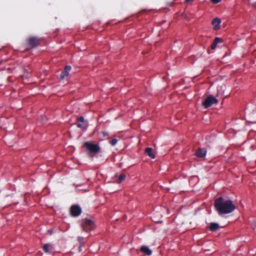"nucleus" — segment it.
<instances>
[{"label": "nucleus", "mask_w": 256, "mask_h": 256, "mask_svg": "<svg viewBox=\"0 0 256 256\" xmlns=\"http://www.w3.org/2000/svg\"><path fill=\"white\" fill-rule=\"evenodd\" d=\"M140 251L148 256H150L152 254V250L146 246H142L140 248Z\"/></svg>", "instance_id": "12"}, {"label": "nucleus", "mask_w": 256, "mask_h": 256, "mask_svg": "<svg viewBox=\"0 0 256 256\" xmlns=\"http://www.w3.org/2000/svg\"><path fill=\"white\" fill-rule=\"evenodd\" d=\"M102 134L103 135L105 136H108V132H102Z\"/></svg>", "instance_id": "20"}, {"label": "nucleus", "mask_w": 256, "mask_h": 256, "mask_svg": "<svg viewBox=\"0 0 256 256\" xmlns=\"http://www.w3.org/2000/svg\"><path fill=\"white\" fill-rule=\"evenodd\" d=\"M193 0H185L186 2H192Z\"/></svg>", "instance_id": "21"}, {"label": "nucleus", "mask_w": 256, "mask_h": 256, "mask_svg": "<svg viewBox=\"0 0 256 256\" xmlns=\"http://www.w3.org/2000/svg\"><path fill=\"white\" fill-rule=\"evenodd\" d=\"M70 70L71 66H66L64 70L60 74V78L63 80L68 75V72Z\"/></svg>", "instance_id": "9"}, {"label": "nucleus", "mask_w": 256, "mask_h": 256, "mask_svg": "<svg viewBox=\"0 0 256 256\" xmlns=\"http://www.w3.org/2000/svg\"><path fill=\"white\" fill-rule=\"evenodd\" d=\"M222 40L221 38L216 37L214 38L212 44L211 45V48L212 50H214L216 46V45L218 43L221 42Z\"/></svg>", "instance_id": "15"}, {"label": "nucleus", "mask_w": 256, "mask_h": 256, "mask_svg": "<svg viewBox=\"0 0 256 256\" xmlns=\"http://www.w3.org/2000/svg\"><path fill=\"white\" fill-rule=\"evenodd\" d=\"M27 44L31 48H35L40 44V38L36 36H31L26 40Z\"/></svg>", "instance_id": "3"}, {"label": "nucleus", "mask_w": 256, "mask_h": 256, "mask_svg": "<svg viewBox=\"0 0 256 256\" xmlns=\"http://www.w3.org/2000/svg\"><path fill=\"white\" fill-rule=\"evenodd\" d=\"M206 154V150L204 148H198L196 152V156L200 158H204Z\"/></svg>", "instance_id": "8"}, {"label": "nucleus", "mask_w": 256, "mask_h": 256, "mask_svg": "<svg viewBox=\"0 0 256 256\" xmlns=\"http://www.w3.org/2000/svg\"><path fill=\"white\" fill-rule=\"evenodd\" d=\"M153 150L151 148H147L145 150V153L150 158H155L154 154H153Z\"/></svg>", "instance_id": "13"}, {"label": "nucleus", "mask_w": 256, "mask_h": 256, "mask_svg": "<svg viewBox=\"0 0 256 256\" xmlns=\"http://www.w3.org/2000/svg\"><path fill=\"white\" fill-rule=\"evenodd\" d=\"M118 142V140L116 139V138H113L112 140L110 142V144L114 146V145H116V144Z\"/></svg>", "instance_id": "18"}, {"label": "nucleus", "mask_w": 256, "mask_h": 256, "mask_svg": "<svg viewBox=\"0 0 256 256\" xmlns=\"http://www.w3.org/2000/svg\"><path fill=\"white\" fill-rule=\"evenodd\" d=\"M84 146L92 154H96L100 150L98 144H94L89 142H84Z\"/></svg>", "instance_id": "2"}, {"label": "nucleus", "mask_w": 256, "mask_h": 256, "mask_svg": "<svg viewBox=\"0 0 256 256\" xmlns=\"http://www.w3.org/2000/svg\"><path fill=\"white\" fill-rule=\"evenodd\" d=\"M218 103V100L217 99L212 95H209L202 102V104L205 108H208L213 104H217Z\"/></svg>", "instance_id": "4"}, {"label": "nucleus", "mask_w": 256, "mask_h": 256, "mask_svg": "<svg viewBox=\"0 0 256 256\" xmlns=\"http://www.w3.org/2000/svg\"><path fill=\"white\" fill-rule=\"evenodd\" d=\"M43 250L46 253L52 252L54 248L50 244H46L43 246Z\"/></svg>", "instance_id": "11"}, {"label": "nucleus", "mask_w": 256, "mask_h": 256, "mask_svg": "<svg viewBox=\"0 0 256 256\" xmlns=\"http://www.w3.org/2000/svg\"><path fill=\"white\" fill-rule=\"evenodd\" d=\"M126 176L124 174H121L118 177V183L122 182L124 180V179L126 178Z\"/></svg>", "instance_id": "16"}, {"label": "nucleus", "mask_w": 256, "mask_h": 256, "mask_svg": "<svg viewBox=\"0 0 256 256\" xmlns=\"http://www.w3.org/2000/svg\"><path fill=\"white\" fill-rule=\"evenodd\" d=\"M221 22L220 19L216 18L212 20V24L214 26V29L217 30L220 28V24Z\"/></svg>", "instance_id": "10"}, {"label": "nucleus", "mask_w": 256, "mask_h": 256, "mask_svg": "<svg viewBox=\"0 0 256 256\" xmlns=\"http://www.w3.org/2000/svg\"><path fill=\"white\" fill-rule=\"evenodd\" d=\"M248 4L252 7L256 8V2H252L251 0H248Z\"/></svg>", "instance_id": "17"}, {"label": "nucleus", "mask_w": 256, "mask_h": 256, "mask_svg": "<svg viewBox=\"0 0 256 256\" xmlns=\"http://www.w3.org/2000/svg\"><path fill=\"white\" fill-rule=\"evenodd\" d=\"M254 226L256 228V221L254 222Z\"/></svg>", "instance_id": "22"}, {"label": "nucleus", "mask_w": 256, "mask_h": 256, "mask_svg": "<svg viewBox=\"0 0 256 256\" xmlns=\"http://www.w3.org/2000/svg\"><path fill=\"white\" fill-rule=\"evenodd\" d=\"M82 226L86 231L90 230L94 228V222L90 219L86 218L84 223L82 224Z\"/></svg>", "instance_id": "6"}, {"label": "nucleus", "mask_w": 256, "mask_h": 256, "mask_svg": "<svg viewBox=\"0 0 256 256\" xmlns=\"http://www.w3.org/2000/svg\"><path fill=\"white\" fill-rule=\"evenodd\" d=\"M82 212V208L78 205H72L70 208V214L74 217L79 216Z\"/></svg>", "instance_id": "5"}, {"label": "nucleus", "mask_w": 256, "mask_h": 256, "mask_svg": "<svg viewBox=\"0 0 256 256\" xmlns=\"http://www.w3.org/2000/svg\"><path fill=\"white\" fill-rule=\"evenodd\" d=\"M219 227V225L218 224L215 222H212L209 226V230L211 232H216L218 230Z\"/></svg>", "instance_id": "14"}, {"label": "nucleus", "mask_w": 256, "mask_h": 256, "mask_svg": "<svg viewBox=\"0 0 256 256\" xmlns=\"http://www.w3.org/2000/svg\"><path fill=\"white\" fill-rule=\"evenodd\" d=\"M86 124L84 118V116H81L78 118L76 126L78 128H82V130H84L86 128Z\"/></svg>", "instance_id": "7"}, {"label": "nucleus", "mask_w": 256, "mask_h": 256, "mask_svg": "<svg viewBox=\"0 0 256 256\" xmlns=\"http://www.w3.org/2000/svg\"><path fill=\"white\" fill-rule=\"evenodd\" d=\"M214 206L220 214L231 213L236 209L230 200H226L222 196L215 200Z\"/></svg>", "instance_id": "1"}, {"label": "nucleus", "mask_w": 256, "mask_h": 256, "mask_svg": "<svg viewBox=\"0 0 256 256\" xmlns=\"http://www.w3.org/2000/svg\"><path fill=\"white\" fill-rule=\"evenodd\" d=\"M222 0H211L214 4H217L220 2Z\"/></svg>", "instance_id": "19"}]
</instances>
